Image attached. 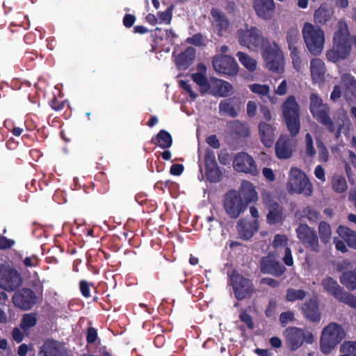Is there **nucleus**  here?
<instances>
[{"mask_svg":"<svg viewBox=\"0 0 356 356\" xmlns=\"http://www.w3.org/2000/svg\"><path fill=\"white\" fill-rule=\"evenodd\" d=\"M352 45L350 40V32L348 24L344 21H339L337 29L332 38V47L325 53L327 60L336 63L346 60L350 55Z\"/></svg>","mask_w":356,"mask_h":356,"instance_id":"1","label":"nucleus"},{"mask_svg":"<svg viewBox=\"0 0 356 356\" xmlns=\"http://www.w3.org/2000/svg\"><path fill=\"white\" fill-rule=\"evenodd\" d=\"M302 34L308 51L314 56L321 54L325 44L323 30L316 25L306 22L302 26Z\"/></svg>","mask_w":356,"mask_h":356,"instance_id":"2","label":"nucleus"},{"mask_svg":"<svg viewBox=\"0 0 356 356\" xmlns=\"http://www.w3.org/2000/svg\"><path fill=\"white\" fill-rule=\"evenodd\" d=\"M283 118L292 137L296 136L300 130V106L294 96L291 95L282 103Z\"/></svg>","mask_w":356,"mask_h":356,"instance_id":"3","label":"nucleus"},{"mask_svg":"<svg viewBox=\"0 0 356 356\" xmlns=\"http://www.w3.org/2000/svg\"><path fill=\"white\" fill-rule=\"evenodd\" d=\"M323 291L332 296L337 300L356 309V297L346 291L338 282L331 276H325L321 281Z\"/></svg>","mask_w":356,"mask_h":356,"instance_id":"4","label":"nucleus"},{"mask_svg":"<svg viewBox=\"0 0 356 356\" xmlns=\"http://www.w3.org/2000/svg\"><path fill=\"white\" fill-rule=\"evenodd\" d=\"M309 110L313 117L324 126L329 132L335 131V123L330 117V108L321 98L312 93L309 97Z\"/></svg>","mask_w":356,"mask_h":356,"instance_id":"5","label":"nucleus"},{"mask_svg":"<svg viewBox=\"0 0 356 356\" xmlns=\"http://www.w3.org/2000/svg\"><path fill=\"white\" fill-rule=\"evenodd\" d=\"M346 337L343 327L335 323H331L323 329L321 338V350L330 353Z\"/></svg>","mask_w":356,"mask_h":356,"instance_id":"6","label":"nucleus"},{"mask_svg":"<svg viewBox=\"0 0 356 356\" xmlns=\"http://www.w3.org/2000/svg\"><path fill=\"white\" fill-rule=\"evenodd\" d=\"M289 180L286 184L290 193L303 194L310 196L312 193V185L306 175L298 168L290 170Z\"/></svg>","mask_w":356,"mask_h":356,"instance_id":"7","label":"nucleus"},{"mask_svg":"<svg viewBox=\"0 0 356 356\" xmlns=\"http://www.w3.org/2000/svg\"><path fill=\"white\" fill-rule=\"evenodd\" d=\"M286 346L292 351L298 349L304 341L307 343H312L314 341V335L307 330H302L297 327H289L284 332Z\"/></svg>","mask_w":356,"mask_h":356,"instance_id":"8","label":"nucleus"},{"mask_svg":"<svg viewBox=\"0 0 356 356\" xmlns=\"http://www.w3.org/2000/svg\"><path fill=\"white\" fill-rule=\"evenodd\" d=\"M236 36L241 45L252 51L257 50L264 41L261 31L256 26L248 24L237 31Z\"/></svg>","mask_w":356,"mask_h":356,"instance_id":"9","label":"nucleus"},{"mask_svg":"<svg viewBox=\"0 0 356 356\" xmlns=\"http://www.w3.org/2000/svg\"><path fill=\"white\" fill-rule=\"evenodd\" d=\"M297 238L307 249L314 252L321 251V245L316 231L306 223H300L296 229Z\"/></svg>","mask_w":356,"mask_h":356,"instance_id":"10","label":"nucleus"},{"mask_svg":"<svg viewBox=\"0 0 356 356\" xmlns=\"http://www.w3.org/2000/svg\"><path fill=\"white\" fill-rule=\"evenodd\" d=\"M261 201L268 210L266 218L269 224L275 225L283 221L284 218L283 208L273 200L270 191L267 190L262 191Z\"/></svg>","mask_w":356,"mask_h":356,"instance_id":"11","label":"nucleus"},{"mask_svg":"<svg viewBox=\"0 0 356 356\" xmlns=\"http://www.w3.org/2000/svg\"><path fill=\"white\" fill-rule=\"evenodd\" d=\"M266 67L272 72L280 73L284 70L283 53L276 42L269 44L264 52Z\"/></svg>","mask_w":356,"mask_h":356,"instance_id":"12","label":"nucleus"},{"mask_svg":"<svg viewBox=\"0 0 356 356\" xmlns=\"http://www.w3.org/2000/svg\"><path fill=\"white\" fill-rule=\"evenodd\" d=\"M224 208L229 217L235 219L245 211L246 206L237 191H230L225 195Z\"/></svg>","mask_w":356,"mask_h":356,"instance_id":"13","label":"nucleus"},{"mask_svg":"<svg viewBox=\"0 0 356 356\" xmlns=\"http://www.w3.org/2000/svg\"><path fill=\"white\" fill-rule=\"evenodd\" d=\"M213 67L217 73L229 76L236 75L238 71L236 61L229 56L218 55L214 56Z\"/></svg>","mask_w":356,"mask_h":356,"instance_id":"14","label":"nucleus"},{"mask_svg":"<svg viewBox=\"0 0 356 356\" xmlns=\"http://www.w3.org/2000/svg\"><path fill=\"white\" fill-rule=\"evenodd\" d=\"M231 281L235 297L239 300L250 298L254 291L251 280L238 274L233 275Z\"/></svg>","mask_w":356,"mask_h":356,"instance_id":"15","label":"nucleus"},{"mask_svg":"<svg viewBox=\"0 0 356 356\" xmlns=\"http://www.w3.org/2000/svg\"><path fill=\"white\" fill-rule=\"evenodd\" d=\"M234 168L241 172L257 175L258 170L252 156L245 152L238 153L233 160Z\"/></svg>","mask_w":356,"mask_h":356,"instance_id":"16","label":"nucleus"},{"mask_svg":"<svg viewBox=\"0 0 356 356\" xmlns=\"http://www.w3.org/2000/svg\"><path fill=\"white\" fill-rule=\"evenodd\" d=\"M259 269L264 274H270L275 277L281 276L286 270V268L271 254L261 258Z\"/></svg>","mask_w":356,"mask_h":356,"instance_id":"17","label":"nucleus"},{"mask_svg":"<svg viewBox=\"0 0 356 356\" xmlns=\"http://www.w3.org/2000/svg\"><path fill=\"white\" fill-rule=\"evenodd\" d=\"M13 304L24 310L30 309L37 302L35 293L29 289H22L13 296Z\"/></svg>","mask_w":356,"mask_h":356,"instance_id":"18","label":"nucleus"},{"mask_svg":"<svg viewBox=\"0 0 356 356\" xmlns=\"http://www.w3.org/2000/svg\"><path fill=\"white\" fill-rule=\"evenodd\" d=\"M22 277L13 269H4L0 271V287L8 291H13L20 286Z\"/></svg>","mask_w":356,"mask_h":356,"instance_id":"19","label":"nucleus"},{"mask_svg":"<svg viewBox=\"0 0 356 356\" xmlns=\"http://www.w3.org/2000/svg\"><path fill=\"white\" fill-rule=\"evenodd\" d=\"M38 356H69V355L62 343L54 340H47L40 347Z\"/></svg>","mask_w":356,"mask_h":356,"instance_id":"20","label":"nucleus"},{"mask_svg":"<svg viewBox=\"0 0 356 356\" xmlns=\"http://www.w3.org/2000/svg\"><path fill=\"white\" fill-rule=\"evenodd\" d=\"M253 8L260 18L270 19L273 15L275 3L273 0H254Z\"/></svg>","mask_w":356,"mask_h":356,"instance_id":"21","label":"nucleus"},{"mask_svg":"<svg viewBox=\"0 0 356 356\" xmlns=\"http://www.w3.org/2000/svg\"><path fill=\"white\" fill-rule=\"evenodd\" d=\"M294 146L293 141L287 136H282L275 144V152L278 158L286 159L291 156Z\"/></svg>","mask_w":356,"mask_h":356,"instance_id":"22","label":"nucleus"},{"mask_svg":"<svg viewBox=\"0 0 356 356\" xmlns=\"http://www.w3.org/2000/svg\"><path fill=\"white\" fill-rule=\"evenodd\" d=\"M236 229L241 238L248 240L257 231L258 221L254 220L253 222H250L245 219H241L237 222Z\"/></svg>","mask_w":356,"mask_h":356,"instance_id":"23","label":"nucleus"},{"mask_svg":"<svg viewBox=\"0 0 356 356\" xmlns=\"http://www.w3.org/2000/svg\"><path fill=\"white\" fill-rule=\"evenodd\" d=\"M210 92L222 97H227L233 94V86L227 81L213 79L211 81Z\"/></svg>","mask_w":356,"mask_h":356,"instance_id":"24","label":"nucleus"},{"mask_svg":"<svg viewBox=\"0 0 356 356\" xmlns=\"http://www.w3.org/2000/svg\"><path fill=\"white\" fill-rule=\"evenodd\" d=\"M259 134L261 143L266 147H271L275 140V128L266 122H260L258 124Z\"/></svg>","mask_w":356,"mask_h":356,"instance_id":"25","label":"nucleus"},{"mask_svg":"<svg viewBox=\"0 0 356 356\" xmlns=\"http://www.w3.org/2000/svg\"><path fill=\"white\" fill-rule=\"evenodd\" d=\"M238 195L241 196L245 206L249 203L255 202L258 200V195L254 187L248 181H243L241 183Z\"/></svg>","mask_w":356,"mask_h":356,"instance_id":"26","label":"nucleus"},{"mask_svg":"<svg viewBox=\"0 0 356 356\" xmlns=\"http://www.w3.org/2000/svg\"><path fill=\"white\" fill-rule=\"evenodd\" d=\"M337 233L349 248L356 250V231L346 226L339 225L337 229Z\"/></svg>","mask_w":356,"mask_h":356,"instance_id":"27","label":"nucleus"},{"mask_svg":"<svg viewBox=\"0 0 356 356\" xmlns=\"http://www.w3.org/2000/svg\"><path fill=\"white\" fill-rule=\"evenodd\" d=\"M304 316L312 322L318 321L321 318V314L316 300H309L302 307Z\"/></svg>","mask_w":356,"mask_h":356,"instance_id":"28","label":"nucleus"},{"mask_svg":"<svg viewBox=\"0 0 356 356\" xmlns=\"http://www.w3.org/2000/svg\"><path fill=\"white\" fill-rule=\"evenodd\" d=\"M211 15L213 17V25L214 27L215 31L218 35H222V32L226 31L229 26V22L227 19L225 18L223 13L220 12L218 10L212 9L211 10Z\"/></svg>","mask_w":356,"mask_h":356,"instance_id":"29","label":"nucleus"},{"mask_svg":"<svg viewBox=\"0 0 356 356\" xmlns=\"http://www.w3.org/2000/svg\"><path fill=\"white\" fill-rule=\"evenodd\" d=\"M195 49L188 47L184 52L181 53L176 58V63L180 70L186 69L195 58Z\"/></svg>","mask_w":356,"mask_h":356,"instance_id":"30","label":"nucleus"},{"mask_svg":"<svg viewBox=\"0 0 356 356\" xmlns=\"http://www.w3.org/2000/svg\"><path fill=\"white\" fill-rule=\"evenodd\" d=\"M310 71L314 81H321L325 75V66L324 62L320 58H313L310 62Z\"/></svg>","mask_w":356,"mask_h":356,"instance_id":"31","label":"nucleus"},{"mask_svg":"<svg viewBox=\"0 0 356 356\" xmlns=\"http://www.w3.org/2000/svg\"><path fill=\"white\" fill-rule=\"evenodd\" d=\"M203 229L205 234L211 237H215L222 232L221 224L211 216L207 218Z\"/></svg>","mask_w":356,"mask_h":356,"instance_id":"32","label":"nucleus"},{"mask_svg":"<svg viewBox=\"0 0 356 356\" xmlns=\"http://www.w3.org/2000/svg\"><path fill=\"white\" fill-rule=\"evenodd\" d=\"M339 278L341 284L348 290L356 291V268L343 272Z\"/></svg>","mask_w":356,"mask_h":356,"instance_id":"33","label":"nucleus"},{"mask_svg":"<svg viewBox=\"0 0 356 356\" xmlns=\"http://www.w3.org/2000/svg\"><path fill=\"white\" fill-rule=\"evenodd\" d=\"M286 40L290 51L300 50L301 41L297 29H290L286 34Z\"/></svg>","mask_w":356,"mask_h":356,"instance_id":"34","label":"nucleus"},{"mask_svg":"<svg viewBox=\"0 0 356 356\" xmlns=\"http://www.w3.org/2000/svg\"><path fill=\"white\" fill-rule=\"evenodd\" d=\"M295 216L298 219L306 218L309 222H316L319 219L320 213L312 207L307 206L302 210L297 211Z\"/></svg>","mask_w":356,"mask_h":356,"instance_id":"35","label":"nucleus"},{"mask_svg":"<svg viewBox=\"0 0 356 356\" xmlns=\"http://www.w3.org/2000/svg\"><path fill=\"white\" fill-rule=\"evenodd\" d=\"M229 129L232 133L236 134L238 137L245 138L250 135V129L246 123L238 120L232 122L229 124Z\"/></svg>","mask_w":356,"mask_h":356,"instance_id":"36","label":"nucleus"},{"mask_svg":"<svg viewBox=\"0 0 356 356\" xmlns=\"http://www.w3.org/2000/svg\"><path fill=\"white\" fill-rule=\"evenodd\" d=\"M152 142L163 149L169 148L172 145V140L170 134L164 130L160 131L156 138Z\"/></svg>","mask_w":356,"mask_h":356,"instance_id":"37","label":"nucleus"},{"mask_svg":"<svg viewBox=\"0 0 356 356\" xmlns=\"http://www.w3.org/2000/svg\"><path fill=\"white\" fill-rule=\"evenodd\" d=\"M332 190L337 193H343L348 188L347 181L344 177L340 175H334L331 179Z\"/></svg>","mask_w":356,"mask_h":356,"instance_id":"38","label":"nucleus"},{"mask_svg":"<svg viewBox=\"0 0 356 356\" xmlns=\"http://www.w3.org/2000/svg\"><path fill=\"white\" fill-rule=\"evenodd\" d=\"M193 81L200 87V91L202 94H205L210 90L211 83L210 84L206 76L202 73H194L192 74Z\"/></svg>","mask_w":356,"mask_h":356,"instance_id":"39","label":"nucleus"},{"mask_svg":"<svg viewBox=\"0 0 356 356\" xmlns=\"http://www.w3.org/2000/svg\"><path fill=\"white\" fill-rule=\"evenodd\" d=\"M236 56L238 57L240 63L242 65L248 70L249 72H254L257 69V62L255 59L250 57L249 55L245 53L238 51L236 54Z\"/></svg>","mask_w":356,"mask_h":356,"instance_id":"40","label":"nucleus"},{"mask_svg":"<svg viewBox=\"0 0 356 356\" xmlns=\"http://www.w3.org/2000/svg\"><path fill=\"white\" fill-rule=\"evenodd\" d=\"M318 229L321 242L325 245L327 244L332 236L330 225L327 222L322 221L319 223Z\"/></svg>","mask_w":356,"mask_h":356,"instance_id":"41","label":"nucleus"},{"mask_svg":"<svg viewBox=\"0 0 356 356\" xmlns=\"http://www.w3.org/2000/svg\"><path fill=\"white\" fill-rule=\"evenodd\" d=\"M306 297V292L302 289H296L289 288L286 291V300L288 302H295L302 300Z\"/></svg>","mask_w":356,"mask_h":356,"instance_id":"42","label":"nucleus"},{"mask_svg":"<svg viewBox=\"0 0 356 356\" xmlns=\"http://www.w3.org/2000/svg\"><path fill=\"white\" fill-rule=\"evenodd\" d=\"M37 323L36 315L33 313L25 314L23 315L20 327L24 331L28 330L29 328L34 327Z\"/></svg>","mask_w":356,"mask_h":356,"instance_id":"43","label":"nucleus"},{"mask_svg":"<svg viewBox=\"0 0 356 356\" xmlns=\"http://www.w3.org/2000/svg\"><path fill=\"white\" fill-rule=\"evenodd\" d=\"M220 113H223L227 115L235 118L238 115V112L230 102L229 99H225L220 102L219 104Z\"/></svg>","mask_w":356,"mask_h":356,"instance_id":"44","label":"nucleus"},{"mask_svg":"<svg viewBox=\"0 0 356 356\" xmlns=\"http://www.w3.org/2000/svg\"><path fill=\"white\" fill-rule=\"evenodd\" d=\"M330 11L325 8L320 7L314 15V21L320 24H325L330 19Z\"/></svg>","mask_w":356,"mask_h":356,"instance_id":"45","label":"nucleus"},{"mask_svg":"<svg viewBox=\"0 0 356 356\" xmlns=\"http://www.w3.org/2000/svg\"><path fill=\"white\" fill-rule=\"evenodd\" d=\"M248 88L253 93L259 95L261 97L268 96L270 91V87L265 84L253 83L249 85Z\"/></svg>","mask_w":356,"mask_h":356,"instance_id":"46","label":"nucleus"},{"mask_svg":"<svg viewBox=\"0 0 356 356\" xmlns=\"http://www.w3.org/2000/svg\"><path fill=\"white\" fill-rule=\"evenodd\" d=\"M341 81L348 90H353L356 88V81L350 74H343L341 77Z\"/></svg>","mask_w":356,"mask_h":356,"instance_id":"47","label":"nucleus"},{"mask_svg":"<svg viewBox=\"0 0 356 356\" xmlns=\"http://www.w3.org/2000/svg\"><path fill=\"white\" fill-rule=\"evenodd\" d=\"M340 350L350 356H356V342L346 341L341 346Z\"/></svg>","mask_w":356,"mask_h":356,"instance_id":"48","label":"nucleus"},{"mask_svg":"<svg viewBox=\"0 0 356 356\" xmlns=\"http://www.w3.org/2000/svg\"><path fill=\"white\" fill-rule=\"evenodd\" d=\"M272 245L274 248H286L288 245V238L284 234H276L274 236Z\"/></svg>","mask_w":356,"mask_h":356,"instance_id":"49","label":"nucleus"},{"mask_svg":"<svg viewBox=\"0 0 356 356\" xmlns=\"http://www.w3.org/2000/svg\"><path fill=\"white\" fill-rule=\"evenodd\" d=\"M205 162L207 167L211 168V172L217 173V170H213L212 168L216 167V156L214 152L211 149H207L205 152Z\"/></svg>","mask_w":356,"mask_h":356,"instance_id":"50","label":"nucleus"},{"mask_svg":"<svg viewBox=\"0 0 356 356\" xmlns=\"http://www.w3.org/2000/svg\"><path fill=\"white\" fill-rule=\"evenodd\" d=\"M347 152L348 154V163L346 164L345 169L347 176L350 177L351 176V168L350 165H352L356 169V154L351 150H348Z\"/></svg>","mask_w":356,"mask_h":356,"instance_id":"51","label":"nucleus"},{"mask_svg":"<svg viewBox=\"0 0 356 356\" xmlns=\"http://www.w3.org/2000/svg\"><path fill=\"white\" fill-rule=\"evenodd\" d=\"M305 153L309 156H314L316 154V150L313 145L312 136L308 133L305 136Z\"/></svg>","mask_w":356,"mask_h":356,"instance_id":"52","label":"nucleus"},{"mask_svg":"<svg viewBox=\"0 0 356 356\" xmlns=\"http://www.w3.org/2000/svg\"><path fill=\"white\" fill-rule=\"evenodd\" d=\"M316 143L318 149L320 159L324 162L327 161L329 158V152L321 140H317Z\"/></svg>","mask_w":356,"mask_h":356,"instance_id":"53","label":"nucleus"},{"mask_svg":"<svg viewBox=\"0 0 356 356\" xmlns=\"http://www.w3.org/2000/svg\"><path fill=\"white\" fill-rule=\"evenodd\" d=\"M294 321V314L291 311L282 312L280 316V321L282 326L283 327L285 326L287 323L293 322Z\"/></svg>","mask_w":356,"mask_h":356,"instance_id":"54","label":"nucleus"},{"mask_svg":"<svg viewBox=\"0 0 356 356\" xmlns=\"http://www.w3.org/2000/svg\"><path fill=\"white\" fill-rule=\"evenodd\" d=\"M334 243L335 245L336 249L343 253H346L348 251V249L347 248V244L346 242L341 239V238H334L333 239Z\"/></svg>","mask_w":356,"mask_h":356,"instance_id":"55","label":"nucleus"},{"mask_svg":"<svg viewBox=\"0 0 356 356\" xmlns=\"http://www.w3.org/2000/svg\"><path fill=\"white\" fill-rule=\"evenodd\" d=\"M291 52V57L292 58L293 64L294 67L299 70L301 67V59L300 56V50L299 51H290Z\"/></svg>","mask_w":356,"mask_h":356,"instance_id":"56","label":"nucleus"},{"mask_svg":"<svg viewBox=\"0 0 356 356\" xmlns=\"http://www.w3.org/2000/svg\"><path fill=\"white\" fill-rule=\"evenodd\" d=\"M179 84L180 86L189 94L192 99H196L197 95L192 90L191 86L189 84L188 81L181 80Z\"/></svg>","mask_w":356,"mask_h":356,"instance_id":"57","label":"nucleus"},{"mask_svg":"<svg viewBox=\"0 0 356 356\" xmlns=\"http://www.w3.org/2000/svg\"><path fill=\"white\" fill-rule=\"evenodd\" d=\"M257 111V105L253 101H249L247 104V114L250 118H253L256 115Z\"/></svg>","mask_w":356,"mask_h":356,"instance_id":"58","label":"nucleus"},{"mask_svg":"<svg viewBox=\"0 0 356 356\" xmlns=\"http://www.w3.org/2000/svg\"><path fill=\"white\" fill-rule=\"evenodd\" d=\"M239 317L241 321L245 323L248 328L252 329L254 327V323L250 315L247 314L245 312H243L240 314Z\"/></svg>","mask_w":356,"mask_h":356,"instance_id":"59","label":"nucleus"},{"mask_svg":"<svg viewBox=\"0 0 356 356\" xmlns=\"http://www.w3.org/2000/svg\"><path fill=\"white\" fill-rule=\"evenodd\" d=\"M12 337L17 343H20L24 339V333L19 328L15 327L12 332Z\"/></svg>","mask_w":356,"mask_h":356,"instance_id":"60","label":"nucleus"},{"mask_svg":"<svg viewBox=\"0 0 356 356\" xmlns=\"http://www.w3.org/2000/svg\"><path fill=\"white\" fill-rule=\"evenodd\" d=\"M97 338V330L94 327H89L87 332V341L90 343H92L96 341Z\"/></svg>","mask_w":356,"mask_h":356,"instance_id":"61","label":"nucleus"},{"mask_svg":"<svg viewBox=\"0 0 356 356\" xmlns=\"http://www.w3.org/2000/svg\"><path fill=\"white\" fill-rule=\"evenodd\" d=\"M80 290L82 295L86 298L90 296V286L89 283L85 280H82L79 284Z\"/></svg>","mask_w":356,"mask_h":356,"instance_id":"62","label":"nucleus"},{"mask_svg":"<svg viewBox=\"0 0 356 356\" xmlns=\"http://www.w3.org/2000/svg\"><path fill=\"white\" fill-rule=\"evenodd\" d=\"M283 261L285 263V264L289 266H291L293 264V259L289 248H285Z\"/></svg>","mask_w":356,"mask_h":356,"instance_id":"63","label":"nucleus"},{"mask_svg":"<svg viewBox=\"0 0 356 356\" xmlns=\"http://www.w3.org/2000/svg\"><path fill=\"white\" fill-rule=\"evenodd\" d=\"M159 17L161 22L170 24L172 19L171 11L168 9L165 12L159 13Z\"/></svg>","mask_w":356,"mask_h":356,"instance_id":"64","label":"nucleus"}]
</instances>
